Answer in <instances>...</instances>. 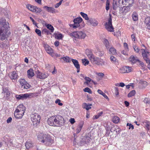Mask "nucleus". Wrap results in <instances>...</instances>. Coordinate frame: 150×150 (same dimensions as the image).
Instances as JSON below:
<instances>
[{"instance_id": "f257e3e1", "label": "nucleus", "mask_w": 150, "mask_h": 150, "mask_svg": "<svg viewBox=\"0 0 150 150\" xmlns=\"http://www.w3.org/2000/svg\"><path fill=\"white\" fill-rule=\"evenodd\" d=\"M9 23L5 20L1 18L0 21V40L1 41L8 40L11 35L8 32Z\"/></svg>"}, {"instance_id": "f03ea898", "label": "nucleus", "mask_w": 150, "mask_h": 150, "mask_svg": "<svg viewBox=\"0 0 150 150\" xmlns=\"http://www.w3.org/2000/svg\"><path fill=\"white\" fill-rule=\"evenodd\" d=\"M71 36L79 39H84L86 36V34L84 32L79 31L73 32L70 34Z\"/></svg>"}, {"instance_id": "7ed1b4c3", "label": "nucleus", "mask_w": 150, "mask_h": 150, "mask_svg": "<svg viewBox=\"0 0 150 150\" xmlns=\"http://www.w3.org/2000/svg\"><path fill=\"white\" fill-rule=\"evenodd\" d=\"M40 120V116L38 113H35L31 116V120L34 126H36L39 124Z\"/></svg>"}, {"instance_id": "20e7f679", "label": "nucleus", "mask_w": 150, "mask_h": 150, "mask_svg": "<svg viewBox=\"0 0 150 150\" xmlns=\"http://www.w3.org/2000/svg\"><path fill=\"white\" fill-rule=\"evenodd\" d=\"M105 26L107 30L110 32L114 31V28L112 25V19L110 16L108 19V22L106 23Z\"/></svg>"}, {"instance_id": "39448f33", "label": "nucleus", "mask_w": 150, "mask_h": 150, "mask_svg": "<svg viewBox=\"0 0 150 150\" xmlns=\"http://www.w3.org/2000/svg\"><path fill=\"white\" fill-rule=\"evenodd\" d=\"M56 126L60 127L62 126L64 122V119L63 117L60 115H55Z\"/></svg>"}, {"instance_id": "423d86ee", "label": "nucleus", "mask_w": 150, "mask_h": 150, "mask_svg": "<svg viewBox=\"0 0 150 150\" xmlns=\"http://www.w3.org/2000/svg\"><path fill=\"white\" fill-rule=\"evenodd\" d=\"M82 21L83 19L81 17L75 18L73 21L74 24L73 25V27L75 28L79 27L81 28L82 26H81L80 24Z\"/></svg>"}, {"instance_id": "0eeeda50", "label": "nucleus", "mask_w": 150, "mask_h": 150, "mask_svg": "<svg viewBox=\"0 0 150 150\" xmlns=\"http://www.w3.org/2000/svg\"><path fill=\"white\" fill-rule=\"evenodd\" d=\"M33 96V94L26 93L20 95H16V97L17 99L23 100L27 98H31Z\"/></svg>"}, {"instance_id": "6e6552de", "label": "nucleus", "mask_w": 150, "mask_h": 150, "mask_svg": "<svg viewBox=\"0 0 150 150\" xmlns=\"http://www.w3.org/2000/svg\"><path fill=\"white\" fill-rule=\"evenodd\" d=\"M119 5L132 6L134 3L133 0H118Z\"/></svg>"}, {"instance_id": "1a4fd4ad", "label": "nucleus", "mask_w": 150, "mask_h": 150, "mask_svg": "<svg viewBox=\"0 0 150 150\" xmlns=\"http://www.w3.org/2000/svg\"><path fill=\"white\" fill-rule=\"evenodd\" d=\"M131 71V68L129 67L123 66L119 69L118 71L121 73H128Z\"/></svg>"}, {"instance_id": "9d476101", "label": "nucleus", "mask_w": 150, "mask_h": 150, "mask_svg": "<svg viewBox=\"0 0 150 150\" xmlns=\"http://www.w3.org/2000/svg\"><path fill=\"white\" fill-rule=\"evenodd\" d=\"M47 124L50 126H56L55 115L50 117L48 118L47 119Z\"/></svg>"}, {"instance_id": "9b49d317", "label": "nucleus", "mask_w": 150, "mask_h": 150, "mask_svg": "<svg viewBox=\"0 0 150 150\" xmlns=\"http://www.w3.org/2000/svg\"><path fill=\"white\" fill-rule=\"evenodd\" d=\"M142 53V54L144 59L146 61V62L150 60L148 57V55L149 53L148 52L146 51L144 49H142L141 50Z\"/></svg>"}, {"instance_id": "f8f14e48", "label": "nucleus", "mask_w": 150, "mask_h": 150, "mask_svg": "<svg viewBox=\"0 0 150 150\" xmlns=\"http://www.w3.org/2000/svg\"><path fill=\"white\" fill-rule=\"evenodd\" d=\"M84 123L83 121H81L79 122L76 127L75 131L76 134H79L81 132L84 125Z\"/></svg>"}, {"instance_id": "ddd939ff", "label": "nucleus", "mask_w": 150, "mask_h": 150, "mask_svg": "<svg viewBox=\"0 0 150 150\" xmlns=\"http://www.w3.org/2000/svg\"><path fill=\"white\" fill-rule=\"evenodd\" d=\"M19 109H16L14 112V115L16 118H22L24 113L21 111Z\"/></svg>"}, {"instance_id": "4468645a", "label": "nucleus", "mask_w": 150, "mask_h": 150, "mask_svg": "<svg viewBox=\"0 0 150 150\" xmlns=\"http://www.w3.org/2000/svg\"><path fill=\"white\" fill-rule=\"evenodd\" d=\"M38 138L39 141L42 143H44L45 142H46L47 135L46 134L43 135L41 133L38 136Z\"/></svg>"}, {"instance_id": "2eb2a0df", "label": "nucleus", "mask_w": 150, "mask_h": 150, "mask_svg": "<svg viewBox=\"0 0 150 150\" xmlns=\"http://www.w3.org/2000/svg\"><path fill=\"white\" fill-rule=\"evenodd\" d=\"M71 61L73 63L74 67L77 69V72L79 73L80 70V66L77 60L73 59H71Z\"/></svg>"}, {"instance_id": "dca6fc26", "label": "nucleus", "mask_w": 150, "mask_h": 150, "mask_svg": "<svg viewBox=\"0 0 150 150\" xmlns=\"http://www.w3.org/2000/svg\"><path fill=\"white\" fill-rule=\"evenodd\" d=\"M87 24L93 26H96L98 25V21L95 19L90 18L87 21Z\"/></svg>"}, {"instance_id": "f3484780", "label": "nucleus", "mask_w": 150, "mask_h": 150, "mask_svg": "<svg viewBox=\"0 0 150 150\" xmlns=\"http://www.w3.org/2000/svg\"><path fill=\"white\" fill-rule=\"evenodd\" d=\"M8 76L12 80H15L18 78L17 74L15 71L9 73V74Z\"/></svg>"}, {"instance_id": "a211bd4d", "label": "nucleus", "mask_w": 150, "mask_h": 150, "mask_svg": "<svg viewBox=\"0 0 150 150\" xmlns=\"http://www.w3.org/2000/svg\"><path fill=\"white\" fill-rule=\"evenodd\" d=\"M144 23L146 28L150 30V17H148L146 18Z\"/></svg>"}, {"instance_id": "6ab92c4d", "label": "nucleus", "mask_w": 150, "mask_h": 150, "mask_svg": "<svg viewBox=\"0 0 150 150\" xmlns=\"http://www.w3.org/2000/svg\"><path fill=\"white\" fill-rule=\"evenodd\" d=\"M4 95V97H6L5 98L7 99L10 96V93L8 90L6 88L3 87V92Z\"/></svg>"}, {"instance_id": "aec40b11", "label": "nucleus", "mask_w": 150, "mask_h": 150, "mask_svg": "<svg viewBox=\"0 0 150 150\" xmlns=\"http://www.w3.org/2000/svg\"><path fill=\"white\" fill-rule=\"evenodd\" d=\"M9 46V41L7 40H5L4 41L2 42L0 45V47L1 48H8Z\"/></svg>"}, {"instance_id": "412c9836", "label": "nucleus", "mask_w": 150, "mask_h": 150, "mask_svg": "<svg viewBox=\"0 0 150 150\" xmlns=\"http://www.w3.org/2000/svg\"><path fill=\"white\" fill-rule=\"evenodd\" d=\"M86 53L89 59L94 55L91 50L89 49H87L86 50Z\"/></svg>"}, {"instance_id": "4be33fe9", "label": "nucleus", "mask_w": 150, "mask_h": 150, "mask_svg": "<svg viewBox=\"0 0 150 150\" xmlns=\"http://www.w3.org/2000/svg\"><path fill=\"white\" fill-rule=\"evenodd\" d=\"M129 59L130 62L133 63H135L137 61H139V60L137 57H134L133 56H131L129 58Z\"/></svg>"}, {"instance_id": "5701e85b", "label": "nucleus", "mask_w": 150, "mask_h": 150, "mask_svg": "<svg viewBox=\"0 0 150 150\" xmlns=\"http://www.w3.org/2000/svg\"><path fill=\"white\" fill-rule=\"evenodd\" d=\"M98 59V57H96L94 55L90 59V60L92 64L97 65V64L98 63L97 61Z\"/></svg>"}, {"instance_id": "b1692460", "label": "nucleus", "mask_w": 150, "mask_h": 150, "mask_svg": "<svg viewBox=\"0 0 150 150\" xmlns=\"http://www.w3.org/2000/svg\"><path fill=\"white\" fill-rule=\"evenodd\" d=\"M92 106V104H87L86 103H84L82 104V107L83 109H85L87 110H88L89 109H91V106Z\"/></svg>"}, {"instance_id": "393cba45", "label": "nucleus", "mask_w": 150, "mask_h": 150, "mask_svg": "<svg viewBox=\"0 0 150 150\" xmlns=\"http://www.w3.org/2000/svg\"><path fill=\"white\" fill-rule=\"evenodd\" d=\"M131 6H129L127 5L124 6L122 8L123 13L124 14H125L129 11L130 10V7Z\"/></svg>"}, {"instance_id": "a878e982", "label": "nucleus", "mask_w": 150, "mask_h": 150, "mask_svg": "<svg viewBox=\"0 0 150 150\" xmlns=\"http://www.w3.org/2000/svg\"><path fill=\"white\" fill-rule=\"evenodd\" d=\"M33 70L32 69H30L27 71V75L28 77L30 78H31L34 76Z\"/></svg>"}, {"instance_id": "bb28decb", "label": "nucleus", "mask_w": 150, "mask_h": 150, "mask_svg": "<svg viewBox=\"0 0 150 150\" xmlns=\"http://www.w3.org/2000/svg\"><path fill=\"white\" fill-rule=\"evenodd\" d=\"M53 36L57 40L61 39L63 37L61 33H54Z\"/></svg>"}, {"instance_id": "cd10ccee", "label": "nucleus", "mask_w": 150, "mask_h": 150, "mask_svg": "<svg viewBox=\"0 0 150 150\" xmlns=\"http://www.w3.org/2000/svg\"><path fill=\"white\" fill-rule=\"evenodd\" d=\"M38 71V72L37 74V77L38 78L40 79H43L46 78V76L45 74L40 72L39 71Z\"/></svg>"}, {"instance_id": "c85d7f7f", "label": "nucleus", "mask_w": 150, "mask_h": 150, "mask_svg": "<svg viewBox=\"0 0 150 150\" xmlns=\"http://www.w3.org/2000/svg\"><path fill=\"white\" fill-rule=\"evenodd\" d=\"M54 140L50 136H47V145H51L53 143Z\"/></svg>"}, {"instance_id": "c756f323", "label": "nucleus", "mask_w": 150, "mask_h": 150, "mask_svg": "<svg viewBox=\"0 0 150 150\" xmlns=\"http://www.w3.org/2000/svg\"><path fill=\"white\" fill-rule=\"evenodd\" d=\"M16 109L21 110V112L24 113L25 108L23 104H20L17 106Z\"/></svg>"}, {"instance_id": "7c9ffc66", "label": "nucleus", "mask_w": 150, "mask_h": 150, "mask_svg": "<svg viewBox=\"0 0 150 150\" xmlns=\"http://www.w3.org/2000/svg\"><path fill=\"white\" fill-rule=\"evenodd\" d=\"M97 65H98L103 66L105 65V62L103 59L98 58V60Z\"/></svg>"}, {"instance_id": "2f4dec72", "label": "nucleus", "mask_w": 150, "mask_h": 150, "mask_svg": "<svg viewBox=\"0 0 150 150\" xmlns=\"http://www.w3.org/2000/svg\"><path fill=\"white\" fill-rule=\"evenodd\" d=\"M60 59H62L66 62L70 63L71 62V59L69 57L66 56L62 57Z\"/></svg>"}, {"instance_id": "473e14b6", "label": "nucleus", "mask_w": 150, "mask_h": 150, "mask_svg": "<svg viewBox=\"0 0 150 150\" xmlns=\"http://www.w3.org/2000/svg\"><path fill=\"white\" fill-rule=\"evenodd\" d=\"M54 52L53 49L47 45V53L52 56V54H54Z\"/></svg>"}, {"instance_id": "72a5a7b5", "label": "nucleus", "mask_w": 150, "mask_h": 150, "mask_svg": "<svg viewBox=\"0 0 150 150\" xmlns=\"http://www.w3.org/2000/svg\"><path fill=\"white\" fill-rule=\"evenodd\" d=\"M25 146L27 149H29L32 147L33 145L30 142H27L26 143Z\"/></svg>"}, {"instance_id": "f704fd0d", "label": "nucleus", "mask_w": 150, "mask_h": 150, "mask_svg": "<svg viewBox=\"0 0 150 150\" xmlns=\"http://www.w3.org/2000/svg\"><path fill=\"white\" fill-rule=\"evenodd\" d=\"M81 76L85 79L86 81V82L87 84H88L91 81V79L88 77H84L83 75L82 74H81Z\"/></svg>"}, {"instance_id": "c9c22d12", "label": "nucleus", "mask_w": 150, "mask_h": 150, "mask_svg": "<svg viewBox=\"0 0 150 150\" xmlns=\"http://www.w3.org/2000/svg\"><path fill=\"white\" fill-rule=\"evenodd\" d=\"M103 43L105 44L106 48L108 49L110 47L109 42L108 40L104 39L103 41Z\"/></svg>"}, {"instance_id": "e433bc0d", "label": "nucleus", "mask_w": 150, "mask_h": 150, "mask_svg": "<svg viewBox=\"0 0 150 150\" xmlns=\"http://www.w3.org/2000/svg\"><path fill=\"white\" fill-rule=\"evenodd\" d=\"M112 121L115 123H118L120 121V118L117 116H115L112 119Z\"/></svg>"}, {"instance_id": "4c0bfd02", "label": "nucleus", "mask_w": 150, "mask_h": 150, "mask_svg": "<svg viewBox=\"0 0 150 150\" xmlns=\"http://www.w3.org/2000/svg\"><path fill=\"white\" fill-rule=\"evenodd\" d=\"M80 14L85 20L88 21L89 20V18L86 14L81 12L80 13Z\"/></svg>"}, {"instance_id": "58836bf2", "label": "nucleus", "mask_w": 150, "mask_h": 150, "mask_svg": "<svg viewBox=\"0 0 150 150\" xmlns=\"http://www.w3.org/2000/svg\"><path fill=\"white\" fill-rule=\"evenodd\" d=\"M47 29L50 30V32L53 33L54 32V28L51 25L47 24Z\"/></svg>"}, {"instance_id": "ea45409f", "label": "nucleus", "mask_w": 150, "mask_h": 150, "mask_svg": "<svg viewBox=\"0 0 150 150\" xmlns=\"http://www.w3.org/2000/svg\"><path fill=\"white\" fill-rule=\"evenodd\" d=\"M109 51L111 54L113 55L117 53L115 49L113 47L110 48Z\"/></svg>"}, {"instance_id": "a19ab883", "label": "nucleus", "mask_w": 150, "mask_h": 150, "mask_svg": "<svg viewBox=\"0 0 150 150\" xmlns=\"http://www.w3.org/2000/svg\"><path fill=\"white\" fill-rule=\"evenodd\" d=\"M136 92L135 90H133L131 91L128 94V97L130 98L135 95Z\"/></svg>"}, {"instance_id": "79ce46f5", "label": "nucleus", "mask_w": 150, "mask_h": 150, "mask_svg": "<svg viewBox=\"0 0 150 150\" xmlns=\"http://www.w3.org/2000/svg\"><path fill=\"white\" fill-rule=\"evenodd\" d=\"M47 11L52 13H55L56 11L54 8L51 7H47Z\"/></svg>"}, {"instance_id": "37998d69", "label": "nucleus", "mask_w": 150, "mask_h": 150, "mask_svg": "<svg viewBox=\"0 0 150 150\" xmlns=\"http://www.w3.org/2000/svg\"><path fill=\"white\" fill-rule=\"evenodd\" d=\"M133 20L134 21H137L138 20V16L136 13H134L132 15Z\"/></svg>"}, {"instance_id": "c03bdc74", "label": "nucleus", "mask_w": 150, "mask_h": 150, "mask_svg": "<svg viewBox=\"0 0 150 150\" xmlns=\"http://www.w3.org/2000/svg\"><path fill=\"white\" fill-rule=\"evenodd\" d=\"M117 1V0H113V7L114 9L117 8L118 6Z\"/></svg>"}, {"instance_id": "a18cd8bd", "label": "nucleus", "mask_w": 150, "mask_h": 150, "mask_svg": "<svg viewBox=\"0 0 150 150\" xmlns=\"http://www.w3.org/2000/svg\"><path fill=\"white\" fill-rule=\"evenodd\" d=\"M144 102L146 105H149L150 104V100L148 98H145L144 100Z\"/></svg>"}, {"instance_id": "49530a36", "label": "nucleus", "mask_w": 150, "mask_h": 150, "mask_svg": "<svg viewBox=\"0 0 150 150\" xmlns=\"http://www.w3.org/2000/svg\"><path fill=\"white\" fill-rule=\"evenodd\" d=\"M82 62L83 64L85 66L88 65L89 63V61L86 59H82Z\"/></svg>"}, {"instance_id": "de8ad7c7", "label": "nucleus", "mask_w": 150, "mask_h": 150, "mask_svg": "<svg viewBox=\"0 0 150 150\" xmlns=\"http://www.w3.org/2000/svg\"><path fill=\"white\" fill-rule=\"evenodd\" d=\"M34 7V10L33 12H35L36 13H39L41 12V10L39 8H38L35 6L34 7Z\"/></svg>"}, {"instance_id": "09e8293b", "label": "nucleus", "mask_w": 150, "mask_h": 150, "mask_svg": "<svg viewBox=\"0 0 150 150\" xmlns=\"http://www.w3.org/2000/svg\"><path fill=\"white\" fill-rule=\"evenodd\" d=\"M83 91L86 92H88L90 94L92 93V91L91 89L88 87H86L83 89Z\"/></svg>"}, {"instance_id": "8fccbe9b", "label": "nucleus", "mask_w": 150, "mask_h": 150, "mask_svg": "<svg viewBox=\"0 0 150 150\" xmlns=\"http://www.w3.org/2000/svg\"><path fill=\"white\" fill-rule=\"evenodd\" d=\"M35 6H32L31 5L28 4L27 6V8L30 11L33 12L34 10V7H33Z\"/></svg>"}, {"instance_id": "3c124183", "label": "nucleus", "mask_w": 150, "mask_h": 150, "mask_svg": "<svg viewBox=\"0 0 150 150\" xmlns=\"http://www.w3.org/2000/svg\"><path fill=\"white\" fill-rule=\"evenodd\" d=\"M124 47L125 50L126 51H129L128 46L127 43H124Z\"/></svg>"}, {"instance_id": "603ef678", "label": "nucleus", "mask_w": 150, "mask_h": 150, "mask_svg": "<svg viewBox=\"0 0 150 150\" xmlns=\"http://www.w3.org/2000/svg\"><path fill=\"white\" fill-rule=\"evenodd\" d=\"M91 138L89 137H86L85 141L86 143H89L91 140Z\"/></svg>"}, {"instance_id": "864d4df0", "label": "nucleus", "mask_w": 150, "mask_h": 150, "mask_svg": "<svg viewBox=\"0 0 150 150\" xmlns=\"http://www.w3.org/2000/svg\"><path fill=\"white\" fill-rule=\"evenodd\" d=\"M61 100L59 99H57L55 101V103L56 104H58V105L60 106H62L63 105V103L60 102Z\"/></svg>"}, {"instance_id": "5fc2aeb1", "label": "nucleus", "mask_w": 150, "mask_h": 150, "mask_svg": "<svg viewBox=\"0 0 150 150\" xmlns=\"http://www.w3.org/2000/svg\"><path fill=\"white\" fill-rule=\"evenodd\" d=\"M35 32L38 36H40L41 35V32L40 30L38 29H36L35 30Z\"/></svg>"}, {"instance_id": "6e6d98bb", "label": "nucleus", "mask_w": 150, "mask_h": 150, "mask_svg": "<svg viewBox=\"0 0 150 150\" xmlns=\"http://www.w3.org/2000/svg\"><path fill=\"white\" fill-rule=\"evenodd\" d=\"M110 59L111 61L112 62H116V58L113 56H111L110 57Z\"/></svg>"}, {"instance_id": "4d7b16f0", "label": "nucleus", "mask_w": 150, "mask_h": 150, "mask_svg": "<svg viewBox=\"0 0 150 150\" xmlns=\"http://www.w3.org/2000/svg\"><path fill=\"white\" fill-rule=\"evenodd\" d=\"M21 84L22 85V86H23V85L26 83L25 80L24 79H21L20 81Z\"/></svg>"}, {"instance_id": "13d9d810", "label": "nucleus", "mask_w": 150, "mask_h": 150, "mask_svg": "<svg viewBox=\"0 0 150 150\" xmlns=\"http://www.w3.org/2000/svg\"><path fill=\"white\" fill-rule=\"evenodd\" d=\"M63 1L61 0L59 3L56 4L55 5V7L56 8L58 7L62 4Z\"/></svg>"}, {"instance_id": "bf43d9fd", "label": "nucleus", "mask_w": 150, "mask_h": 150, "mask_svg": "<svg viewBox=\"0 0 150 150\" xmlns=\"http://www.w3.org/2000/svg\"><path fill=\"white\" fill-rule=\"evenodd\" d=\"M127 125L129 126L128 128L129 129H130L131 128L132 129H133L134 128V126L131 123L129 124V123H127Z\"/></svg>"}, {"instance_id": "052dcab7", "label": "nucleus", "mask_w": 150, "mask_h": 150, "mask_svg": "<svg viewBox=\"0 0 150 150\" xmlns=\"http://www.w3.org/2000/svg\"><path fill=\"white\" fill-rule=\"evenodd\" d=\"M23 86L24 88H25L26 89H27L29 88L30 87V85L29 84L27 83H26L25 84L23 85Z\"/></svg>"}, {"instance_id": "680f3d73", "label": "nucleus", "mask_w": 150, "mask_h": 150, "mask_svg": "<svg viewBox=\"0 0 150 150\" xmlns=\"http://www.w3.org/2000/svg\"><path fill=\"white\" fill-rule=\"evenodd\" d=\"M115 94L116 95L119 94V89L117 87H115Z\"/></svg>"}, {"instance_id": "e2e57ef3", "label": "nucleus", "mask_w": 150, "mask_h": 150, "mask_svg": "<svg viewBox=\"0 0 150 150\" xmlns=\"http://www.w3.org/2000/svg\"><path fill=\"white\" fill-rule=\"evenodd\" d=\"M135 34H133L131 35V38L132 41L134 42L135 40Z\"/></svg>"}, {"instance_id": "0e129e2a", "label": "nucleus", "mask_w": 150, "mask_h": 150, "mask_svg": "<svg viewBox=\"0 0 150 150\" xmlns=\"http://www.w3.org/2000/svg\"><path fill=\"white\" fill-rule=\"evenodd\" d=\"M134 51L137 52H139V49L138 48V47L136 46H134Z\"/></svg>"}, {"instance_id": "69168bd1", "label": "nucleus", "mask_w": 150, "mask_h": 150, "mask_svg": "<svg viewBox=\"0 0 150 150\" xmlns=\"http://www.w3.org/2000/svg\"><path fill=\"white\" fill-rule=\"evenodd\" d=\"M52 68L54 69V70L52 72V73L53 74H54L57 73V69L55 67H52Z\"/></svg>"}, {"instance_id": "338daca9", "label": "nucleus", "mask_w": 150, "mask_h": 150, "mask_svg": "<svg viewBox=\"0 0 150 150\" xmlns=\"http://www.w3.org/2000/svg\"><path fill=\"white\" fill-rule=\"evenodd\" d=\"M138 62H139L140 65L141 67V68L143 69L144 68L145 66L144 64V63L140 61H139Z\"/></svg>"}, {"instance_id": "774afa93", "label": "nucleus", "mask_w": 150, "mask_h": 150, "mask_svg": "<svg viewBox=\"0 0 150 150\" xmlns=\"http://www.w3.org/2000/svg\"><path fill=\"white\" fill-rule=\"evenodd\" d=\"M42 34H46L47 33V29L45 28H42Z\"/></svg>"}]
</instances>
